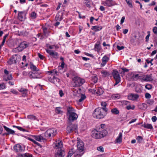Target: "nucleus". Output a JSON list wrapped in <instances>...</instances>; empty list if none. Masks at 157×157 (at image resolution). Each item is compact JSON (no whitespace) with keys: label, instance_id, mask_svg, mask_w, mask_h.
Returning <instances> with one entry per match:
<instances>
[{"label":"nucleus","instance_id":"dca6fc26","mask_svg":"<svg viewBox=\"0 0 157 157\" xmlns=\"http://www.w3.org/2000/svg\"><path fill=\"white\" fill-rule=\"evenodd\" d=\"M69 121L71 122V121H74L76 120L78 118V115L75 113H71L67 116Z\"/></svg>","mask_w":157,"mask_h":157},{"label":"nucleus","instance_id":"f03ea898","mask_svg":"<svg viewBox=\"0 0 157 157\" xmlns=\"http://www.w3.org/2000/svg\"><path fill=\"white\" fill-rule=\"evenodd\" d=\"M107 113V112H106V109L98 107L94 110L93 114V116L95 118L100 119L104 118L106 115Z\"/></svg>","mask_w":157,"mask_h":157},{"label":"nucleus","instance_id":"9b49d317","mask_svg":"<svg viewBox=\"0 0 157 157\" xmlns=\"http://www.w3.org/2000/svg\"><path fill=\"white\" fill-rule=\"evenodd\" d=\"M99 132H98V128L95 129L93 130L91 132V136L92 137L94 138L95 139H100L99 136V134H98Z\"/></svg>","mask_w":157,"mask_h":157},{"label":"nucleus","instance_id":"3c124183","mask_svg":"<svg viewBox=\"0 0 157 157\" xmlns=\"http://www.w3.org/2000/svg\"><path fill=\"white\" fill-rule=\"evenodd\" d=\"M97 150L100 151L101 152H103L104 151V149L103 147L102 146L98 147H97Z\"/></svg>","mask_w":157,"mask_h":157},{"label":"nucleus","instance_id":"5fc2aeb1","mask_svg":"<svg viewBox=\"0 0 157 157\" xmlns=\"http://www.w3.org/2000/svg\"><path fill=\"white\" fill-rule=\"evenodd\" d=\"M117 48L118 50L120 51L122 49H123L124 48V47L123 46H120L118 45H117Z\"/></svg>","mask_w":157,"mask_h":157},{"label":"nucleus","instance_id":"a18cd8bd","mask_svg":"<svg viewBox=\"0 0 157 157\" xmlns=\"http://www.w3.org/2000/svg\"><path fill=\"white\" fill-rule=\"evenodd\" d=\"M136 140L138 141V143H140L142 142L143 140V138L141 136H138L136 138Z\"/></svg>","mask_w":157,"mask_h":157},{"label":"nucleus","instance_id":"6ab92c4d","mask_svg":"<svg viewBox=\"0 0 157 157\" xmlns=\"http://www.w3.org/2000/svg\"><path fill=\"white\" fill-rule=\"evenodd\" d=\"M25 13L23 12H19L18 15V18L21 21H22L25 18Z\"/></svg>","mask_w":157,"mask_h":157},{"label":"nucleus","instance_id":"423d86ee","mask_svg":"<svg viewBox=\"0 0 157 157\" xmlns=\"http://www.w3.org/2000/svg\"><path fill=\"white\" fill-rule=\"evenodd\" d=\"M27 46L28 44L25 41H23L21 43L18 47L14 48L13 52H18L21 51Z\"/></svg>","mask_w":157,"mask_h":157},{"label":"nucleus","instance_id":"4d7b16f0","mask_svg":"<svg viewBox=\"0 0 157 157\" xmlns=\"http://www.w3.org/2000/svg\"><path fill=\"white\" fill-rule=\"evenodd\" d=\"M69 73L71 75V76H74L75 75V71H73V70H70L69 71Z\"/></svg>","mask_w":157,"mask_h":157},{"label":"nucleus","instance_id":"864d4df0","mask_svg":"<svg viewBox=\"0 0 157 157\" xmlns=\"http://www.w3.org/2000/svg\"><path fill=\"white\" fill-rule=\"evenodd\" d=\"M30 119L33 120H38L37 119V118L36 117L34 116L33 115H30Z\"/></svg>","mask_w":157,"mask_h":157},{"label":"nucleus","instance_id":"e433bc0d","mask_svg":"<svg viewBox=\"0 0 157 157\" xmlns=\"http://www.w3.org/2000/svg\"><path fill=\"white\" fill-rule=\"evenodd\" d=\"M74 149H71L68 152L67 157H71L75 153L73 151Z\"/></svg>","mask_w":157,"mask_h":157},{"label":"nucleus","instance_id":"c03bdc74","mask_svg":"<svg viewBox=\"0 0 157 157\" xmlns=\"http://www.w3.org/2000/svg\"><path fill=\"white\" fill-rule=\"evenodd\" d=\"M55 111L57 114H61L63 113V111L60 110V107H56V108Z\"/></svg>","mask_w":157,"mask_h":157},{"label":"nucleus","instance_id":"9d476101","mask_svg":"<svg viewBox=\"0 0 157 157\" xmlns=\"http://www.w3.org/2000/svg\"><path fill=\"white\" fill-rule=\"evenodd\" d=\"M65 151L61 148H59L55 154V157H64Z\"/></svg>","mask_w":157,"mask_h":157},{"label":"nucleus","instance_id":"ddd939ff","mask_svg":"<svg viewBox=\"0 0 157 157\" xmlns=\"http://www.w3.org/2000/svg\"><path fill=\"white\" fill-rule=\"evenodd\" d=\"M46 52L50 56L55 59L58 58V54L57 52H55L52 50L48 49L46 50Z\"/></svg>","mask_w":157,"mask_h":157},{"label":"nucleus","instance_id":"774afa93","mask_svg":"<svg viewBox=\"0 0 157 157\" xmlns=\"http://www.w3.org/2000/svg\"><path fill=\"white\" fill-rule=\"evenodd\" d=\"M153 41L155 42V44L157 46V38L155 36L154 37Z\"/></svg>","mask_w":157,"mask_h":157},{"label":"nucleus","instance_id":"2eb2a0df","mask_svg":"<svg viewBox=\"0 0 157 157\" xmlns=\"http://www.w3.org/2000/svg\"><path fill=\"white\" fill-rule=\"evenodd\" d=\"M115 2L112 0H106L103 4L105 6L111 7L115 5Z\"/></svg>","mask_w":157,"mask_h":157},{"label":"nucleus","instance_id":"a19ab883","mask_svg":"<svg viewBox=\"0 0 157 157\" xmlns=\"http://www.w3.org/2000/svg\"><path fill=\"white\" fill-rule=\"evenodd\" d=\"M37 16V14L35 12L33 11L32 12L30 17H31V18L33 19H34Z\"/></svg>","mask_w":157,"mask_h":157},{"label":"nucleus","instance_id":"de8ad7c7","mask_svg":"<svg viewBox=\"0 0 157 157\" xmlns=\"http://www.w3.org/2000/svg\"><path fill=\"white\" fill-rule=\"evenodd\" d=\"M30 141H32L35 144H36L38 146H39L40 147H42V145H40L39 143H38V142H36L35 140H33V139H32V138H30Z\"/></svg>","mask_w":157,"mask_h":157},{"label":"nucleus","instance_id":"6e6d98bb","mask_svg":"<svg viewBox=\"0 0 157 157\" xmlns=\"http://www.w3.org/2000/svg\"><path fill=\"white\" fill-rule=\"evenodd\" d=\"M145 98L147 99H149L151 98V95L150 94L148 93H146L145 94Z\"/></svg>","mask_w":157,"mask_h":157},{"label":"nucleus","instance_id":"bf43d9fd","mask_svg":"<svg viewBox=\"0 0 157 157\" xmlns=\"http://www.w3.org/2000/svg\"><path fill=\"white\" fill-rule=\"evenodd\" d=\"M5 88V85L4 84H0V90L4 89Z\"/></svg>","mask_w":157,"mask_h":157},{"label":"nucleus","instance_id":"1a4fd4ad","mask_svg":"<svg viewBox=\"0 0 157 157\" xmlns=\"http://www.w3.org/2000/svg\"><path fill=\"white\" fill-rule=\"evenodd\" d=\"M77 146V149L80 152H82L84 150V144L80 139L78 140Z\"/></svg>","mask_w":157,"mask_h":157},{"label":"nucleus","instance_id":"cd10ccee","mask_svg":"<svg viewBox=\"0 0 157 157\" xmlns=\"http://www.w3.org/2000/svg\"><path fill=\"white\" fill-rule=\"evenodd\" d=\"M74 109L73 108L71 107H68L67 108V116H68V115L71 113H74Z\"/></svg>","mask_w":157,"mask_h":157},{"label":"nucleus","instance_id":"c9c22d12","mask_svg":"<svg viewBox=\"0 0 157 157\" xmlns=\"http://www.w3.org/2000/svg\"><path fill=\"white\" fill-rule=\"evenodd\" d=\"M111 112L114 114L117 115L119 113V111L116 108H113L111 109Z\"/></svg>","mask_w":157,"mask_h":157},{"label":"nucleus","instance_id":"7c9ffc66","mask_svg":"<svg viewBox=\"0 0 157 157\" xmlns=\"http://www.w3.org/2000/svg\"><path fill=\"white\" fill-rule=\"evenodd\" d=\"M30 69L32 71H40V70L37 68L36 66L31 62H30Z\"/></svg>","mask_w":157,"mask_h":157},{"label":"nucleus","instance_id":"f8f14e48","mask_svg":"<svg viewBox=\"0 0 157 157\" xmlns=\"http://www.w3.org/2000/svg\"><path fill=\"white\" fill-rule=\"evenodd\" d=\"M48 80L50 82L54 84L59 83L60 82L59 78L56 77L55 76H53V75H52V76L49 78Z\"/></svg>","mask_w":157,"mask_h":157},{"label":"nucleus","instance_id":"58836bf2","mask_svg":"<svg viewBox=\"0 0 157 157\" xmlns=\"http://www.w3.org/2000/svg\"><path fill=\"white\" fill-rule=\"evenodd\" d=\"M101 105L102 107L101 108L103 109H106V112H107L108 109L106 108V106L107 105L105 101H102L101 103Z\"/></svg>","mask_w":157,"mask_h":157},{"label":"nucleus","instance_id":"052dcab7","mask_svg":"<svg viewBox=\"0 0 157 157\" xmlns=\"http://www.w3.org/2000/svg\"><path fill=\"white\" fill-rule=\"evenodd\" d=\"M153 59H151L150 61L147 59L146 60V61L147 63H151V65H153V63H152V61H153Z\"/></svg>","mask_w":157,"mask_h":157},{"label":"nucleus","instance_id":"680f3d73","mask_svg":"<svg viewBox=\"0 0 157 157\" xmlns=\"http://www.w3.org/2000/svg\"><path fill=\"white\" fill-rule=\"evenodd\" d=\"M157 119V117L155 116L152 117L151 118L152 121L153 122H155L156 121Z\"/></svg>","mask_w":157,"mask_h":157},{"label":"nucleus","instance_id":"20e7f679","mask_svg":"<svg viewBox=\"0 0 157 157\" xmlns=\"http://www.w3.org/2000/svg\"><path fill=\"white\" fill-rule=\"evenodd\" d=\"M105 125L104 124H101L100 125L98 128V132H99L98 134L100 139L103 138L107 134L108 132L105 129Z\"/></svg>","mask_w":157,"mask_h":157},{"label":"nucleus","instance_id":"c756f323","mask_svg":"<svg viewBox=\"0 0 157 157\" xmlns=\"http://www.w3.org/2000/svg\"><path fill=\"white\" fill-rule=\"evenodd\" d=\"M43 30L44 35L48 37L49 35L50 32L48 30V28L46 27L43 28Z\"/></svg>","mask_w":157,"mask_h":157},{"label":"nucleus","instance_id":"72a5a7b5","mask_svg":"<svg viewBox=\"0 0 157 157\" xmlns=\"http://www.w3.org/2000/svg\"><path fill=\"white\" fill-rule=\"evenodd\" d=\"M104 92V91L103 89L100 87H99L96 92V93L99 95H100L102 94Z\"/></svg>","mask_w":157,"mask_h":157},{"label":"nucleus","instance_id":"603ef678","mask_svg":"<svg viewBox=\"0 0 157 157\" xmlns=\"http://www.w3.org/2000/svg\"><path fill=\"white\" fill-rule=\"evenodd\" d=\"M152 31L154 34L157 35V27L155 26L153 28Z\"/></svg>","mask_w":157,"mask_h":157},{"label":"nucleus","instance_id":"69168bd1","mask_svg":"<svg viewBox=\"0 0 157 157\" xmlns=\"http://www.w3.org/2000/svg\"><path fill=\"white\" fill-rule=\"evenodd\" d=\"M38 57L41 59L43 60L44 59V57L40 53H38Z\"/></svg>","mask_w":157,"mask_h":157},{"label":"nucleus","instance_id":"ea45409f","mask_svg":"<svg viewBox=\"0 0 157 157\" xmlns=\"http://www.w3.org/2000/svg\"><path fill=\"white\" fill-rule=\"evenodd\" d=\"M101 73L102 74V76L105 77L107 76H108L110 75L109 73L106 71H101Z\"/></svg>","mask_w":157,"mask_h":157},{"label":"nucleus","instance_id":"338daca9","mask_svg":"<svg viewBox=\"0 0 157 157\" xmlns=\"http://www.w3.org/2000/svg\"><path fill=\"white\" fill-rule=\"evenodd\" d=\"M59 94L60 95V96L61 97H62L64 95L63 93L62 90H59Z\"/></svg>","mask_w":157,"mask_h":157},{"label":"nucleus","instance_id":"f704fd0d","mask_svg":"<svg viewBox=\"0 0 157 157\" xmlns=\"http://www.w3.org/2000/svg\"><path fill=\"white\" fill-rule=\"evenodd\" d=\"M140 77V76H139V74H133L132 76V78L134 80L136 81Z\"/></svg>","mask_w":157,"mask_h":157},{"label":"nucleus","instance_id":"09e8293b","mask_svg":"<svg viewBox=\"0 0 157 157\" xmlns=\"http://www.w3.org/2000/svg\"><path fill=\"white\" fill-rule=\"evenodd\" d=\"M145 88L147 89L150 90L152 88V86L151 84H147L145 86Z\"/></svg>","mask_w":157,"mask_h":157},{"label":"nucleus","instance_id":"7ed1b4c3","mask_svg":"<svg viewBox=\"0 0 157 157\" xmlns=\"http://www.w3.org/2000/svg\"><path fill=\"white\" fill-rule=\"evenodd\" d=\"M85 82V80L84 79L76 76L73 78L71 84L74 87L80 86L82 85Z\"/></svg>","mask_w":157,"mask_h":157},{"label":"nucleus","instance_id":"4c0bfd02","mask_svg":"<svg viewBox=\"0 0 157 157\" xmlns=\"http://www.w3.org/2000/svg\"><path fill=\"white\" fill-rule=\"evenodd\" d=\"M92 81L94 83L97 82L98 77L96 75H94L91 77Z\"/></svg>","mask_w":157,"mask_h":157},{"label":"nucleus","instance_id":"49530a36","mask_svg":"<svg viewBox=\"0 0 157 157\" xmlns=\"http://www.w3.org/2000/svg\"><path fill=\"white\" fill-rule=\"evenodd\" d=\"M109 59V58L106 55H105V56H104L102 59V60L105 62L107 63Z\"/></svg>","mask_w":157,"mask_h":157},{"label":"nucleus","instance_id":"39448f33","mask_svg":"<svg viewBox=\"0 0 157 157\" xmlns=\"http://www.w3.org/2000/svg\"><path fill=\"white\" fill-rule=\"evenodd\" d=\"M77 125L75 124L72 123L71 122L68 121L66 128L67 132V133H70L73 131L76 132L77 130Z\"/></svg>","mask_w":157,"mask_h":157},{"label":"nucleus","instance_id":"f3484780","mask_svg":"<svg viewBox=\"0 0 157 157\" xmlns=\"http://www.w3.org/2000/svg\"><path fill=\"white\" fill-rule=\"evenodd\" d=\"M139 95L137 94H131L128 96V99L130 100H135L137 99Z\"/></svg>","mask_w":157,"mask_h":157},{"label":"nucleus","instance_id":"6e6552de","mask_svg":"<svg viewBox=\"0 0 157 157\" xmlns=\"http://www.w3.org/2000/svg\"><path fill=\"white\" fill-rule=\"evenodd\" d=\"M40 71H30V78H40L42 76L40 75Z\"/></svg>","mask_w":157,"mask_h":157},{"label":"nucleus","instance_id":"bb28decb","mask_svg":"<svg viewBox=\"0 0 157 157\" xmlns=\"http://www.w3.org/2000/svg\"><path fill=\"white\" fill-rule=\"evenodd\" d=\"M13 78L12 77L11 74H9L7 75H5L4 76L3 79L4 81H7L8 80H10L13 79Z\"/></svg>","mask_w":157,"mask_h":157},{"label":"nucleus","instance_id":"393cba45","mask_svg":"<svg viewBox=\"0 0 157 157\" xmlns=\"http://www.w3.org/2000/svg\"><path fill=\"white\" fill-rule=\"evenodd\" d=\"M100 41H97L94 45V49L95 51L99 52L101 49Z\"/></svg>","mask_w":157,"mask_h":157},{"label":"nucleus","instance_id":"b1692460","mask_svg":"<svg viewBox=\"0 0 157 157\" xmlns=\"http://www.w3.org/2000/svg\"><path fill=\"white\" fill-rule=\"evenodd\" d=\"M63 13H58L55 17V19L56 21H61L63 19Z\"/></svg>","mask_w":157,"mask_h":157},{"label":"nucleus","instance_id":"4be33fe9","mask_svg":"<svg viewBox=\"0 0 157 157\" xmlns=\"http://www.w3.org/2000/svg\"><path fill=\"white\" fill-rule=\"evenodd\" d=\"M102 28L103 27L102 26L96 25L92 26L91 29L93 30H94L95 32H97L101 30Z\"/></svg>","mask_w":157,"mask_h":157},{"label":"nucleus","instance_id":"aec40b11","mask_svg":"<svg viewBox=\"0 0 157 157\" xmlns=\"http://www.w3.org/2000/svg\"><path fill=\"white\" fill-rule=\"evenodd\" d=\"M151 75V74L150 75H146L145 77H143L142 78V80L146 82L152 81L153 80V79L152 78Z\"/></svg>","mask_w":157,"mask_h":157},{"label":"nucleus","instance_id":"473e14b6","mask_svg":"<svg viewBox=\"0 0 157 157\" xmlns=\"http://www.w3.org/2000/svg\"><path fill=\"white\" fill-rule=\"evenodd\" d=\"M84 3L87 7L90 8L91 7L90 5L93 4V2L89 0H86L84 1Z\"/></svg>","mask_w":157,"mask_h":157},{"label":"nucleus","instance_id":"37998d69","mask_svg":"<svg viewBox=\"0 0 157 157\" xmlns=\"http://www.w3.org/2000/svg\"><path fill=\"white\" fill-rule=\"evenodd\" d=\"M86 98L85 94H82L81 95V98L79 99L78 101L80 102H81L82 101L84 100Z\"/></svg>","mask_w":157,"mask_h":157},{"label":"nucleus","instance_id":"e2e57ef3","mask_svg":"<svg viewBox=\"0 0 157 157\" xmlns=\"http://www.w3.org/2000/svg\"><path fill=\"white\" fill-rule=\"evenodd\" d=\"M121 69L122 70L123 72L124 73L125 72H128L129 71V70L126 68H122Z\"/></svg>","mask_w":157,"mask_h":157},{"label":"nucleus","instance_id":"0e129e2a","mask_svg":"<svg viewBox=\"0 0 157 157\" xmlns=\"http://www.w3.org/2000/svg\"><path fill=\"white\" fill-rule=\"evenodd\" d=\"M11 92L14 94H17L18 93V92L15 90L11 89Z\"/></svg>","mask_w":157,"mask_h":157},{"label":"nucleus","instance_id":"8fccbe9b","mask_svg":"<svg viewBox=\"0 0 157 157\" xmlns=\"http://www.w3.org/2000/svg\"><path fill=\"white\" fill-rule=\"evenodd\" d=\"M126 108L128 110L134 109L135 108V106L133 105L132 106H131L130 105H128L126 107Z\"/></svg>","mask_w":157,"mask_h":157},{"label":"nucleus","instance_id":"a878e982","mask_svg":"<svg viewBox=\"0 0 157 157\" xmlns=\"http://www.w3.org/2000/svg\"><path fill=\"white\" fill-rule=\"evenodd\" d=\"M122 134L121 132H120L118 136L117 137L115 140L116 143H121L122 142Z\"/></svg>","mask_w":157,"mask_h":157},{"label":"nucleus","instance_id":"4468645a","mask_svg":"<svg viewBox=\"0 0 157 157\" xmlns=\"http://www.w3.org/2000/svg\"><path fill=\"white\" fill-rule=\"evenodd\" d=\"M17 55H14L10 58L8 61V63L10 65H11L13 63H17Z\"/></svg>","mask_w":157,"mask_h":157},{"label":"nucleus","instance_id":"2f4dec72","mask_svg":"<svg viewBox=\"0 0 157 157\" xmlns=\"http://www.w3.org/2000/svg\"><path fill=\"white\" fill-rule=\"evenodd\" d=\"M138 108L139 109H141L144 110L146 109L147 108V105L146 103H142L139 105Z\"/></svg>","mask_w":157,"mask_h":157},{"label":"nucleus","instance_id":"5701e85b","mask_svg":"<svg viewBox=\"0 0 157 157\" xmlns=\"http://www.w3.org/2000/svg\"><path fill=\"white\" fill-rule=\"evenodd\" d=\"M19 92L22 93V95L23 97H25L27 93V90L26 89L23 88H21L18 90Z\"/></svg>","mask_w":157,"mask_h":157},{"label":"nucleus","instance_id":"a211bd4d","mask_svg":"<svg viewBox=\"0 0 157 157\" xmlns=\"http://www.w3.org/2000/svg\"><path fill=\"white\" fill-rule=\"evenodd\" d=\"M13 149L16 152H20L23 151L22 147L20 144H16L14 145Z\"/></svg>","mask_w":157,"mask_h":157},{"label":"nucleus","instance_id":"f257e3e1","mask_svg":"<svg viewBox=\"0 0 157 157\" xmlns=\"http://www.w3.org/2000/svg\"><path fill=\"white\" fill-rule=\"evenodd\" d=\"M56 132L55 129L50 128L48 129L44 134L38 136H34L36 140L45 143L47 140L44 137L48 138L53 137L56 135Z\"/></svg>","mask_w":157,"mask_h":157},{"label":"nucleus","instance_id":"13d9d810","mask_svg":"<svg viewBox=\"0 0 157 157\" xmlns=\"http://www.w3.org/2000/svg\"><path fill=\"white\" fill-rule=\"evenodd\" d=\"M125 1L130 7H132V3L129 2V0H125Z\"/></svg>","mask_w":157,"mask_h":157},{"label":"nucleus","instance_id":"c85d7f7f","mask_svg":"<svg viewBox=\"0 0 157 157\" xmlns=\"http://www.w3.org/2000/svg\"><path fill=\"white\" fill-rule=\"evenodd\" d=\"M141 126L145 128L148 129H153V126L151 124H146L145 123H144V124L141 125Z\"/></svg>","mask_w":157,"mask_h":157},{"label":"nucleus","instance_id":"0eeeda50","mask_svg":"<svg viewBox=\"0 0 157 157\" xmlns=\"http://www.w3.org/2000/svg\"><path fill=\"white\" fill-rule=\"evenodd\" d=\"M112 75L116 81L114 85L115 86L118 84L121 81V77L119 72L116 70H113L112 72Z\"/></svg>","mask_w":157,"mask_h":157},{"label":"nucleus","instance_id":"412c9836","mask_svg":"<svg viewBox=\"0 0 157 157\" xmlns=\"http://www.w3.org/2000/svg\"><path fill=\"white\" fill-rule=\"evenodd\" d=\"M3 128H4L5 130L6 131V132H7V133L8 135L9 134H11L12 135H14L15 134V131L7 127L5 125L3 126Z\"/></svg>","mask_w":157,"mask_h":157},{"label":"nucleus","instance_id":"79ce46f5","mask_svg":"<svg viewBox=\"0 0 157 157\" xmlns=\"http://www.w3.org/2000/svg\"><path fill=\"white\" fill-rule=\"evenodd\" d=\"M13 128H17L18 129L20 130V131H23V132H25V131H26L25 129L23 128L22 127H21L16 126L14 125H13Z\"/></svg>","mask_w":157,"mask_h":157}]
</instances>
